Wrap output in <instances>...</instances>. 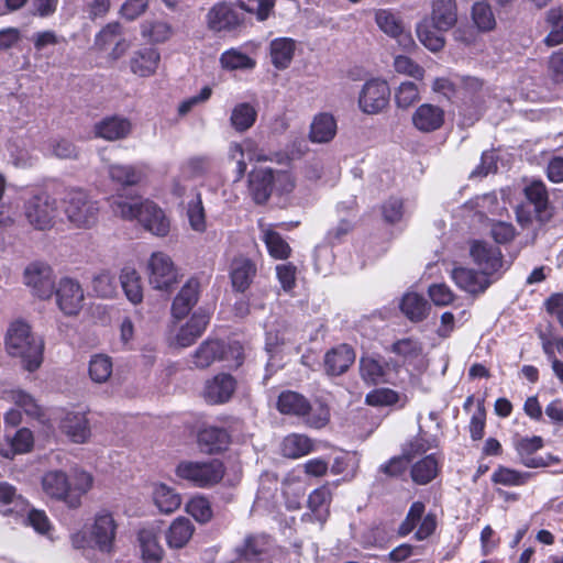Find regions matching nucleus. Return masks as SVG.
<instances>
[{
	"instance_id": "0e129e2a",
	"label": "nucleus",
	"mask_w": 563,
	"mask_h": 563,
	"mask_svg": "<svg viewBox=\"0 0 563 563\" xmlns=\"http://www.w3.org/2000/svg\"><path fill=\"white\" fill-rule=\"evenodd\" d=\"M394 68L398 74L412 77L416 80H422L424 76V69L410 57L405 55L395 56Z\"/></svg>"
},
{
	"instance_id": "4d7b16f0",
	"label": "nucleus",
	"mask_w": 563,
	"mask_h": 563,
	"mask_svg": "<svg viewBox=\"0 0 563 563\" xmlns=\"http://www.w3.org/2000/svg\"><path fill=\"white\" fill-rule=\"evenodd\" d=\"M530 473L499 466L492 475V482L504 486H521L530 478Z\"/></svg>"
},
{
	"instance_id": "e433bc0d",
	"label": "nucleus",
	"mask_w": 563,
	"mask_h": 563,
	"mask_svg": "<svg viewBox=\"0 0 563 563\" xmlns=\"http://www.w3.org/2000/svg\"><path fill=\"white\" fill-rule=\"evenodd\" d=\"M527 199L534 206V211L541 221L548 220L549 195L541 180H533L525 188Z\"/></svg>"
},
{
	"instance_id": "e2e57ef3",
	"label": "nucleus",
	"mask_w": 563,
	"mask_h": 563,
	"mask_svg": "<svg viewBox=\"0 0 563 563\" xmlns=\"http://www.w3.org/2000/svg\"><path fill=\"white\" fill-rule=\"evenodd\" d=\"M380 210L385 222L389 224L398 223L405 214L404 200L398 197H389L384 201Z\"/></svg>"
},
{
	"instance_id": "6ab92c4d",
	"label": "nucleus",
	"mask_w": 563,
	"mask_h": 563,
	"mask_svg": "<svg viewBox=\"0 0 563 563\" xmlns=\"http://www.w3.org/2000/svg\"><path fill=\"white\" fill-rule=\"evenodd\" d=\"M60 431L74 443H85L91 435L86 413L67 411L59 420Z\"/></svg>"
},
{
	"instance_id": "58836bf2",
	"label": "nucleus",
	"mask_w": 563,
	"mask_h": 563,
	"mask_svg": "<svg viewBox=\"0 0 563 563\" xmlns=\"http://www.w3.org/2000/svg\"><path fill=\"white\" fill-rule=\"evenodd\" d=\"M417 36L421 44L431 52H439L444 47L445 40L443 33L445 31L437 30L431 20H423L417 25Z\"/></svg>"
},
{
	"instance_id": "f03ea898",
	"label": "nucleus",
	"mask_w": 563,
	"mask_h": 563,
	"mask_svg": "<svg viewBox=\"0 0 563 563\" xmlns=\"http://www.w3.org/2000/svg\"><path fill=\"white\" fill-rule=\"evenodd\" d=\"M118 523L111 511L101 509L93 516L88 531H77L71 534L70 541L75 549H96L101 553L110 554L114 550Z\"/></svg>"
},
{
	"instance_id": "2f4dec72",
	"label": "nucleus",
	"mask_w": 563,
	"mask_h": 563,
	"mask_svg": "<svg viewBox=\"0 0 563 563\" xmlns=\"http://www.w3.org/2000/svg\"><path fill=\"white\" fill-rule=\"evenodd\" d=\"M195 526L186 517L176 518L165 532L166 543L172 549L184 548L192 538Z\"/></svg>"
},
{
	"instance_id": "4be33fe9",
	"label": "nucleus",
	"mask_w": 563,
	"mask_h": 563,
	"mask_svg": "<svg viewBox=\"0 0 563 563\" xmlns=\"http://www.w3.org/2000/svg\"><path fill=\"white\" fill-rule=\"evenodd\" d=\"M199 294V280L197 278L188 279L173 301V316L176 319L185 318L192 309V307L198 302Z\"/></svg>"
},
{
	"instance_id": "5701e85b",
	"label": "nucleus",
	"mask_w": 563,
	"mask_h": 563,
	"mask_svg": "<svg viewBox=\"0 0 563 563\" xmlns=\"http://www.w3.org/2000/svg\"><path fill=\"white\" fill-rule=\"evenodd\" d=\"M336 132L335 118L329 112H320L311 121L308 137L312 143L325 144L335 137Z\"/></svg>"
},
{
	"instance_id": "9d476101",
	"label": "nucleus",
	"mask_w": 563,
	"mask_h": 563,
	"mask_svg": "<svg viewBox=\"0 0 563 563\" xmlns=\"http://www.w3.org/2000/svg\"><path fill=\"white\" fill-rule=\"evenodd\" d=\"M470 256L484 274L496 278V280L499 278L504 266L499 247L484 241L474 240L470 244Z\"/></svg>"
},
{
	"instance_id": "b1692460",
	"label": "nucleus",
	"mask_w": 563,
	"mask_h": 563,
	"mask_svg": "<svg viewBox=\"0 0 563 563\" xmlns=\"http://www.w3.org/2000/svg\"><path fill=\"white\" fill-rule=\"evenodd\" d=\"M230 435L223 428L217 426H206L198 432V445L200 450L208 454L221 452L228 448Z\"/></svg>"
},
{
	"instance_id": "c756f323",
	"label": "nucleus",
	"mask_w": 563,
	"mask_h": 563,
	"mask_svg": "<svg viewBox=\"0 0 563 563\" xmlns=\"http://www.w3.org/2000/svg\"><path fill=\"white\" fill-rule=\"evenodd\" d=\"M161 60L157 49L146 47L134 52L131 60V71L140 77H150L156 73Z\"/></svg>"
},
{
	"instance_id": "864d4df0",
	"label": "nucleus",
	"mask_w": 563,
	"mask_h": 563,
	"mask_svg": "<svg viewBox=\"0 0 563 563\" xmlns=\"http://www.w3.org/2000/svg\"><path fill=\"white\" fill-rule=\"evenodd\" d=\"M109 176L113 181L123 186H133L141 181L143 173L132 165H110Z\"/></svg>"
},
{
	"instance_id": "f8f14e48",
	"label": "nucleus",
	"mask_w": 563,
	"mask_h": 563,
	"mask_svg": "<svg viewBox=\"0 0 563 563\" xmlns=\"http://www.w3.org/2000/svg\"><path fill=\"white\" fill-rule=\"evenodd\" d=\"M390 89L385 80L366 81L358 96V107L366 114H378L389 103Z\"/></svg>"
},
{
	"instance_id": "774afa93",
	"label": "nucleus",
	"mask_w": 563,
	"mask_h": 563,
	"mask_svg": "<svg viewBox=\"0 0 563 563\" xmlns=\"http://www.w3.org/2000/svg\"><path fill=\"white\" fill-rule=\"evenodd\" d=\"M188 218L190 227L197 232H203L206 230V217L202 201L198 196L196 200L188 205Z\"/></svg>"
},
{
	"instance_id": "69168bd1",
	"label": "nucleus",
	"mask_w": 563,
	"mask_h": 563,
	"mask_svg": "<svg viewBox=\"0 0 563 563\" xmlns=\"http://www.w3.org/2000/svg\"><path fill=\"white\" fill-rule=\"evenodd\" d=\"M11 398L13 402L19 408L23 409L26 415L34 418L41 415V407L37 405L36 400L23 390L12 391Z\"/></svg>"
},
{
	"instance_id": "1a4fd4ad",
	"label": "nucleus",
	"mask_w": 563,
	"mask_h": 563,
	"mask_svg": "<svg viewBox=\"0 0 563 563\" xmlns=\"http://www.w3.org/2000/svg\"><path fill=\"white\" fill-rule=\"evenodd\" d=\"M23 283L34 296L40 299H48L55 289L53 268L42 261L32 262L24 268Z\"/></svg>"
},
{
	"instance_id": "f257e3e1",
	"label": "nucleus",
	"mask_w": 563,
	"mask_h": 563,
	"mask_svg": "<svg viewBox=\"0 0 563 563\" xmlns=\"http://www.w3.org/2000/svg\"><path fill=\"white\" fill-rule=\"evenodd\" d=\"M5 347L10 355L21 358L29 372L40 367L43 361L44 343L23 321L13 322L7 333Z\"/></svg>"
},
{
	"instance_id": "4c0bfd02",
	"label": "nucleus",
	"mask_w": 563,
	"mask_h": 563,
	"mask_svg": "<svg viewBox=\"0 0 563 563\" xmlns=\"http://www.w3.org/2000/svg\"><path fill=\"white\" fill-rule=\"evenodd\" d=\"M277 408L284 415L306 416L310 410V404L302 395L286 390L279 395Z\"/></svg>"
},
{
	"instance_id": "13d9d810",
	"label": "nucleus",
	"mask_w": 563,
	"mask_h": 563,
	"mask_svg": "<svg viewBox=\"0 0 563 563\" xmlns=\"http://www.w3.org/2000/svg\"><path fill=\"white\" fill-rule=\"evenodd\" d=\"M420 100V90L412 81H404L395 90V102L398 108L408 109Z\"/></svg>"
},
{
	"instance_id": "6e6552de",
	"label": "nucleus",
	"mask_w": 563,
	"mask_h": 563,
	"mask_svg": "<svg viewBox=\"0 0 563 563\" xmlns=\"http://www.w3.org/2000/svg\"><path fill=\"white\" fill-rule=\"evenodd\" d=\"M277 552L274 539L266 533L249 534L235 549L239 561L247 563H273Z\"/></svg>"
},
{
	"instance_id": "bf43d9fd",
	"label": "nucleus",
	"mask_w": 563,
	"mask_h": 563,
	"mask_svg": "<svg viewBox=\"0 0 563 563\" xmlns=\"http://www.w3.org/2000/svg\"><path fill=\"white\" fill-rule=\"evenodd\" d=\"M331 501V492L328 486L316 488L308 497V507L319 519L328 515Z\"/></svg>"
},
{
	"instance_id": "8fccbe9b",
	"label": "nucleus",
	"mask_w": 563,
	"mask_h": 563,
	"mask_svg": "<svg viewBox=\"0 0 563 563\" xmlns=\"http://www.w3.org/2000/svg\"><path fill=\"white\" fill-rule=\"evenodd\" d=\"M112 360L106 354H95L89 361L88 373L92 382L106 383L112 374Z\"/></svg>"
},
{
	"instance_id": "cd10ccee",
	"label": "nucleus",
	"mask_w": 563,
	"mask_h": 563,
	"mask_svg": "<svg viewBox=\"0 0 563 563\" xmlns=\"http://www.w3.org/2000/svg\"><path fill=\"white\" fill-rule=\"evenodd\" d=\"M437 30L449 31L457 22V8L455 0H433L430 19Z\"/></svg>"
},
{
	"instance_id": "393cba45",
	"label": "nucleus",
	"mask_w": 563,
	"mask_h": 563,
	"mask_svg": "<svg viewBox=\"0 0 563 563\" xmlns=\"http://www.w3.org/2000/svg\"><path fill=\"white\" fill-rule=\"evenodd\" d=\"M375 22L377 26L391 37H400L399 42L404 47L413 45L409 35L404 34V24L399 16L390 10L379 9L375 11Z\"/></svg>"
},
{
	"instance_id": "a211bd4d",
	"label": "nucleus",
	"mask_w": 563,
	"mask_h": 563,
	"mask_svg": "<svg viewBox=\"0 0 563 563\" xmlns=\"http://www.w3.org/2000/svg\"><path fill=\"white\" fill-rule=\"evenodd\" d=\"M236 388V380L230 374L221 373L208 379L203 398L209 404H224L231 399Z\"/></svg>"
},
{
	"instance_id": "dca6fc26",
	"label": "nucleus",
	"mask_w": 563,
	"mask_h": 563,
	"mask_svg": "<svg viewBox=\"0 0 563 563\" xmlns=\"http://www.w3.org/2000/svg\"><path fill=\"white\" fill-rule=\"evenodd\" d=\"M247 183L249 194L254 202L263 205L274 191V170L265 167L254 168L249 174Z\"/></svg>"
},
{
	"instance_id": "052dcab7",
	"label": "nucleus",
	"mask_w": 563,
	"mask_h": 563,
	"mask_svg": "<svg viewBox=\"0 0 563 563\" xmlns=\"http://www.w3.org/2000/svg\"><path fill=\"white\" fill-rule=\"evenodd\" d=\"M186 510L200 523L209 522L213 516L211 504L203 496L194 497L186 505Z\"/></svg>"
},
{
	"instance_id": "4468645a",
	"label": "nucleus",
	"mask_w": 563,
	"mask_h": 563,
	"mask_svg": "<svg viewBox=\"0 0 563 563\" xmlns=\"http://www.w3.org/2000/svg\"><path fill=\"white\" fill-rule=\"evenodd\" d=\"M451 276L457 287L472 295L483 294L496 280L481 269L476 272L466 267L454 268Z\"/></svg>"
},
{
	"instance_id": "39448f33",
	"label": "nucleus",
	"mask_w": 563,
	"mask_h": 563,
	"mask_svg": "<svg viewBox=\"0 0 563 563\" xmlns=\"http://www.w3.org/2000/svg\"><path fill=\"white\" fill-rule=\"evenodd\" d=\"M23 213L35 230H49L58 214L57 200L46 192H40L25 200Z\"/></svg>"
},
{
	"instance_id": "c85d7f7f",
	"label": "nucleus",
	"mask_w": 563,
	"mask_h": 563,
	"mask_svg": "<svg viewBox=\"0 0 563 563\" xmlns=\"http://www.w3.org/2000/svg\"><path fill=\"white\" fill-rule=\"evenodd\" d=\"M542 29L547 32L543 43L548 47L563 44V9L559 7L549 9L544 13Z\"/></svg>"
},
{
	"instance_id": "680f3d73",
	"label": "nucleus",
	"mask_w": 563,
	"mask_h": 563,
	"mask_svg": "<svg viewBox=\"0 0 563 563\" xmlns=\"http://www.w3.org/2000/svg\"><path fill=\"white\" fill-rule=\"evenodd\" d=\"M48 152L58 159H77L79 157L77 146L66 139L51 140L48 143Z\"/></svg>"
},
{
	"instance_id": "a18cd8bd",
	"label": "nucleus",
	"mask_w": 563,
	"mask_h": 563,
	"mask_svg": "<svg viewBox=\"0 0 563 563\" xmlns=\"http://www.w3.org/2000/svg\"><path fill=\"white\" fill-rule=\"evenodd\" d=\"M295 53V42L291 38H275L271 43V58L273 65L278 69L289 66Z\"/></svg>"
},
{
	"instance_id": "0eeeda50",
	"label": "nucleus",
	"mask_w": 563,
	"mask_h": 563,
	"mask_svg": "<svg viewBox=\"0 0 563 563\" xmlns=\"http://www.w3.org/2000/svg\"><path fill=\"white\" fill-rule=\"evenodd\" d=\"M234 360V366L242 364V346L234 342L228 346L219 340L202 342L192 355V363L197 368H207L217 360Z\"/></svg>"
},
{
	"instance_id": "79ce46f5",
	"label": "nucleus",
	"mask_w": 563,
	"mask_h": 563,
	"mask_svg": "<svg viewBox=\"0 0 563 563\" xmlns=\"http://www.w3.org/2000/svg\"><path fill=\"white\" fill-rule=\"evenodd\" d=\"M261 239L265 243L267 251L275 260H286L291 253L289 244L282 235L269 227H261Z\"/></svg>"
},
{
	"instance_id": "c9c22d12",
	"label": "nucleus",
	"mask_w": 563,
	"mask_h": 563,
	"mask_svg": "<svg viewBox=\"0 0 563 563\" xmlns=\"http://www.w3.org/2000/svg\"><path fill=\"white\" fill-rule=\"evenodd\" d=\"M120 284L130 302L137 305L143 300L141 276L132 266H125L120 272Z\"/></svg>"
},
{
	"instance_id": "5fc2aeb1",
	"label": "nucleus",
	"mask_w": 563,
	"mask_h": 563,
	"mask_svg": "<svg viewBox=\"0 0 563 563\" xmlns=\"http://www.w3.org/2000/svg\"><path fill=\"white\" fill-rule=\"evenodd\" d=\"M472 20L481 32H489L496 26V19L492 7L484 1H478L473 4Z\"/></svg>"
},
{
	"instance_id": "7c9ffc66",
	"label": "nucleus",
	"mask_w": 563,
	"mask_h": 563,
	"mask_svg": "<svg viewBox=\"0 0 563 563\" xmlns=\"http://www.w3.org/2000/svg\"><path fill=\"white\" fill-rule=\"evenodd\" d=\"M256 275L255 264L245 257H238L232 261L230 277L232 287L236 291H245Z\"/></svg>"
},
{
	"instance_id": "ea45409f",
	"label": "nucleus",
	"mask_w": 563,
	"mask_h": 563,
	"mask_svg": "<svg viewBox=\"0 0 563 563\" xmlns=\"http://www.w3.org/2000/svg\"><path fill=\"white\" fill-rule=\"evenodd\" d=\"M365 402L373 407H390L399 405V407L402 408L408 402V398L406 395L391 388L382 387L369 391L365 397Z\"/></svg>"
},
{
	"instance_id": "6e6d98bb",
	"label": "nucleus",
	"mask_w": 563,
	"mask_h": 563,
	"mask_svg": "<svg viewBox=\"0 0 563 563\" xmlns=\"http://www.w3.org/2000/svg\"><path fill=\"white\" fill-rule=\"evenodd\" d=\"M93 292L101 298H111L117 292L114 275L109 271L96 274L91 282Z\"/></svg>"
},
{
	"instance_id": "49530a36",
	"label": "nucleus",
	"mask_w": 563,
	"mask_h": 563,
	"mask_svg": "<svg viewBox=\"0 0 563 563\" xmlns=\"http://www.w3.org/2000/svg\"><path fill=\"white\" fill-rule=\"evenodd\" d=\"M153 500L163 514H172L181 504L180 495L165 484H157L153 490Z\"/></svg>"
},
{
	"instance_id": "7ed1b4c3",
	"label": "nucleus",
	"mask_w": 563,
	"mask_h": 563,
	"mask_svg": "<svg viewBox=\"0 0 563 563\" xmlns=\"http://www.w3.org/2000/svg\"><path fill=\"white\" fill-rule=\"evenodd\" d=\"M176 475L190 483L195 487L210 488L224 476V466L220 460L210 461H181L176 470Z\"/></svg>"
},
{
	"instance_id": "473e14b6",
	"label": "nucleus",
	"mask_w": 563,
	"mask_h": 563,
	"mask_svg": "<svg viewBox=\"0 0 563 563\" xmlns=\"http://www.w3.org/2000/svg\"><path fill=\"white\" fill-rule=\"evenodd\" d=\"M130 132V121L120 117L106 118L95 126L96 135L107 141L124 139Z\"/></svg>"
},
{
	"instance_id": "09e8293b",
	"label": "nucleus",
	"mask_w": 563,
	"mask_h": 563,
	"mask_svg": "<svg viewBox=\"0 0 563 563\" xmlns=\"http://www.w3.org/2000/svg\"><path fill=\"white\" fill-rule=\"evenodd\" d=\"M141 33L150 42L162 43L172 36L173 27L168 22L161 19L146 20L141 25Z\"/></svg>"
},
{
	"instance_id": "c03bdc74",
	"label": "nucleus",
	"mask_w": 563,
	"mask_h": 563,
	"mask_svg": "<svg viewBox=\"0 0 563 563\" xmlns=\"http://www.w3.org/2000/svg\"><path fill=\"white\" fill-rule=\"evenodd\" d=\"M257 118V111L249 102L238 103L231 111L230 123L236 132H245L250 130Z\"/></svg>"
},
{
	"instance_id": "aec40b11",
	"label": "nucleus",
	"mask_w": 563,
	"mask_h": 563,
	"mask_svg": "<svg viewBox=\"0 0 563 563\" xmlns=\"http://www.w3.org/2000/svg\"><path fill=\"white\" fill-rule=\"evenodd\" d=\"M41 486L47 497L63 501L66 505L70 490V479L65 472L59 470L46 472L42 476Z\"/></svg>"
},
{
	"instance_id": "de8ad7c7",
	"label": "nucleus",
	"mask_w": 563,
	"mask_h": 563,
	"mask_svg": "<svg viewBox=\"0 0 563 563\" xmlns=\"http://www.w3.org/2000/svg\"><path fill=\"white\" fill-rule=\"evenodd\" d=\"M439 472V463L433 454L423 457L411 467V478L418 485L430 483Z\"/></svg>"
},
{
	"instance_id": "bb28decb",
	"label": "nucleus",
	"mask_w": 563,
	"mask_h": 563,
	"mask_svg": "<svg viewBox=\"0 0 563 563\" xmlns=\"http://www.w3.org/2000/svg\"><path fill=\"white\" fill-rule=\"evenodd\" d=\"M209 321L210 317L205 310H197L190 320L180 328L176 336L177 344L181 347L191 345L205 332Z\"/></svg>"
},
{
	"instance_id": "37998d69",
	"label": "nucleus",
	"mask_w": 563,
	"mask_h": 563,
	"mask_svg": "<svg viewBox=\"0 0 563 563\" xmlns=\"http://www.w3.org/2000/svg\"><path fill=\"white\" fill-rule=\"evenodd\" d=\"M282 454L288 459H299L313 450L312 441L305 434L292 433L282 442Z\"/></svg>"
},
{
	"instance_id": "f3484780",
	"label": "nucleus",
	"mask_w": 563,
	"mask_h": 563,
	"mask_svg": "<svg viewBox=\"0 0 563 563\" xmlns=\"http://www.w3.org/2000/svg\"><path fill=\"white\" fill-rule=\"evenodd\" d=\"M358 372L366 385L389 383L390 363L374 355H363L358 362Z\"/></svg>"
},
{
	"instance_id": "603ef678",
	"label": "nucleus",
	"mask_w": 563,
	"mask_h": 563,
	"mask_svg": "<svg viewBox=\"0 0 563 563\" xmlns=\"http://www.w3.org/2000/svg\"><path fill=\"white\" fill-rule=\"evenodd\" d=\"M212 167V159L207 155L192 156L181 165V175L187 179L199 178L207 175Z\"/></svg>"
},
{
	"instance_id": "20e7f679",
	"label": "nucleus",
	"mask_w": 563,
	"mask_h": 563,
	"mask_svg": "<svg viewBox=\"0 0 563 563\" xmlns=\"http://www.w3.org/2000/svg\"><path fill=\"white\" fill-rule=\"evenodd\" d=\"M64 212L75 228L90 229L98 222L99 206L82 190H73L65 198Z\"/></svg>"
},
{
	"instance_id": "338daca9",
	"label": "nucleus",
	"mask_w": 563,
	"mask_h": 563,
	"mask_svg": "<svg viewBox=\"0 0 563 563\" xmlns=\"http://www.w3.org/2000/svg\"><path fill=\"white\" fill-rule=\"evenodd\" d=\"M220 62L228 69L252 68L254 66V62L249 56L236 51L223 53Z\"/></svg>"
},
{
	"instance_id": "ddd939ff",
	"label": "nucleus",
	"mask_w": 563,
	"mask_h": 563,
	"mask_svg": "<svg viewBox=\"0 0 563 563\" xmlns=\"http://www.w3.org/2000/svg\"><path fill=\"white\" fill-rule=\"evenodd\" d=\"M56 301L59 309L67 316L77 314L84 303V291L78 282L71 278L60 279L56 288Z\"/></svg>"
},
{
	"instance_id": "a878e982",
	"label": "nucleus",
	"mask_w": 563,
	"mask_h": 563,
	"mask_svg": "<svg viewBox=\"0 0 563 563\" xmlns=\"http://www.w3.org/2000/svg\"><path fill=\"white\" fill-rule=\"evenodd\" d=\"M139 221L146 230L157 236H165L169 231V221L165 217L163 210L154 202L144 200L141 208Z\"/></svg>"
},
{
	"instance_id": "f704fd0d",
	"label": "nucleus",
	"mask_w": 563,
	"mask_h": 563,
	"mask_svg": "<svg viewBox=\"0 0 563 563\" xmlns=\"http://www.w3.org/2000/svg\"><path fill=\"white\" fill-rule=\"evenodd\" d=\"M143 203L144 200L137 196L117 195L109 198V205L113 214L124 220H139Z\"/></svg>"
},
{
	"instance_id": "412c9836",
	"label": "nucleus",
	"mask_w": 563,
	"mask_h": 563,
	"mask_svg": "<svg viewBox=\"0 0 563 563\" xmlns=\"http://www.w3.org/2000/svg\"><path fill=\"white\" fill-rule=\"evenodd\" d=\"M355 361L354 350L347 344H341L328 351L324 355V369L330 376L345 373Z\"/></svg>"
},
{
	"instance_id": "72a5a7b5",
	"label": "nucleus",
	"mask_w": 563,
	"mask_h": 563,
	"mask_svg": "<svg viewBox=\"0 0 563 563\" xmlns=\"http://www.w3.org/2000/svg\"><path fill=\"white\" fill-rule=\"evenodd\" d=\"M70 479L69 496L66 506L77 509L82 504V497L92 488L93 476L86 471H75Z\"/></svg>"
},
{
	"instance_id": "2eb2a0df",
	"label": "nucleus",
	"mask_w": 563,
	"mask_h": 563,
	"mask_svg": "<svg viewBox=\"0 0 563 563\" xmlns=\"http://www.w3.org/2000/svg\"><path fill=\"white\" fill-rule=\"evenodd\" d=\"M444 121V110L433 103L420 104L411 115L412 125L422 133H431L440 130Z\"/></svg>"
},
{
	"instance_id": "a19ab883",
	"label": "nucleus",
	"mask_w": 563,
	"mask_h": 563,
	"mask_svg": "<svg viewBox=\"0 0 563 563\" xmlns=\"http://www.w3.org/2000/svg\"><path fill=\"white\" fill-rule=\"evenodd\" d=\"M400 309L410 321L419 322L427 318L430 306L422 296L409 292L402 297Z\"/></svg>"
},
{
	"instance_id": "9b49d317",
	"label": "nucleus",
	"mask_w": 563,
	"mask_h": 563,
	"mask_svg": "<svg viewBox=\"0 0 563 563\" xmlns=\"http://www.w3.org/2000/svg\"><path fill=\"white\" fill-rule=\"evenodd\" d=\"M150 285L157 290L168 289L176 283L177 272L172 258L163 252H154L146 265Z\"/></svg>"
},
{
	"instance_id": "423d86ee",
	"label": "nucleus",
	"mask_w": 563,
	"mask_h": 563,
	"mask_svg": "<svg viewBox=\"0 0 563 563\" xmlns=\"http://www.w3.org/2000/svg\"><path fill=\"white\" fill-rule=\"evenodd\" d=\"M242 11L252 13L253 8L243 1L216 3L207 13V26L213 32H230L244 21Z\"/></svg>"
},
{
	"instance_id": "3c124183",
	"label": "nucleus",
	"mask_w": 563,
	"mask_h": 563,
	"mask_svg": "<svg viewBox=\"0 0 563 563\" xmlns=\"http://www.w3.org/2000/svg\"><path fill=\"white\" fill-rule=\"evenodd\" d=\"M139 541L142 549V556L146 563H158L162 560L163 549L152 531H140Z\"/></svg>"
}]
</instances>
